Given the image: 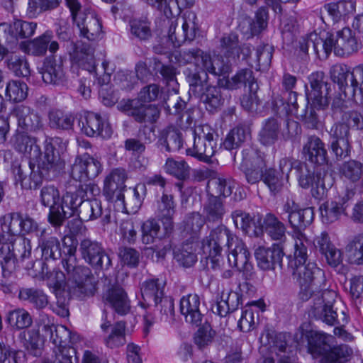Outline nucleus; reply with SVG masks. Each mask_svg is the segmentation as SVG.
<instances>
[{"label":"nucleus","mask_w":363,"mask_h":363,"mask_svg":"<svg viewBox=\"0 0 363 363\" xmlns=\"http://www.w3.org/2000/svg\"><path fill=\"white\" fill-rule=\"evenodd\" d=\"M37 237L38 247L45 261L57 260L62 257V264L66 274L62 272L56 273L58 279L56 286L60 287L67 278L74 291L84 296H93L96 289L95 277L89 267L77 265V242L72 238H64L62 256L60 240L52 235L50 227L41 230Z\"/></svg>","instance_id":"1"},{"label":"nucleus","mask_w":363,"mask_h":363,"mask_svg":"<svg viewBox=\"0 0 363 363\" xmlns=\"http://www.w3.org/2000/svg\"><path fill=\"white\" fill-rule=\"evenodd\" d=\"M308 240L302 233L294 238V252L288 257L289 267L299 285L298 297L307 301L311 297L313 289L323 285L326 281L325 272L318 267L316 263L308 262Z\"/></svg>","instance_id":"2"},{"label":"nucleus","mask_w":363,"mask_h":363,"mask_svg":"<svg viewBox=\"0 0 363 363\" xmlns=\"http://www.w3.org/2000/svg\"><path fill=\"white\" fill-rule=\"evenodd\" d=\"M152 9L163 13L167 17L169 26L167 37L174 48H179L186 42L193 41L199 31V26L196 13L187 11L182 16V28L177 32V23L174 18L179 15L181 9L178 0H144Z\"/></svg>","instance_id":"3"},{"label":"nucleus","mask_w":363,"mask_h":363,"mask_svg":"<svg viewBox=\"0 0 363 363\" xmlns=\"http://www.w3.org/2000/svg\"><path fill=\"white\" fill-rule=\"evenodd\" d=\"M305 337L308 352L316 363H347L353 355L350 345L334 343L333 336L323 331L311 330Z\"/></svg>","instance_id":"4"},{"label":"nucleus","mask_w":363,"mask_h":363,"mask_svg":"<svg viewBox=\"0 0 363 363\" xmlns=\"http://www.w3.org/2000/svg\"><path fill=\"white\" fill-rule=\"evenodd\" d=\"M324 79L325 74L322 71L314 72L308 77L310 89L306 88V96L311 107L301 116L304 125L310 129H318L322 125L321 118L315 109L324 110L330 103V84Z\"/></svg>","instance_id":"5"},{"label":"nucleus","mask_w":363,"mask_h":363,"mask_svg":"<svg viewBox=\"0 0 363 363\" xmlns=\"http://www.w3.org/2000/svg\"><path fill=\"white\" fill-rule=\"evenodd\" d=\"M326 283L313 289L311 297L313 299V314L316 319L320 320L328 325H345L349 320V316L345 311L337 313V308L334 309V303L337 294L333 290L325 289Z\"/></svg>","instance_id":"6"},{"label":"nucleus","mask_w":363,"mask_h":363,"mask_svg":"<svg viewBox=\"0 0 363 363\" xmlns=\"http://www.w3.org/2000/svg\"><path fill=\"white\" fill-rule=\"evenodd\" d=\"M71 193V187L66 189L62 196L59 189L52 184L44 186L40 191V202L49 208L48 221L55 228L60 227L69 218L73 216L72 202L65 200L66 194Z\"/></svg>","instance_id":"7"},{"label":"nucleus","mask_w":363,"mask_h":363,"mask_svg":"<svg viewBox=\"0 0 363 363\" xmlns=\"http://www.w3.org/2000/svg\"><path fill=\"white\" fill-rule=\"evenodd\" d=\"M194 143L192 147L187 148L186 155L198 160L211 163L212 157L218 150V135L208 125L196 126L192 130Z\"/></svg>","instance_id":"8"},{"label":"nucleus","mask_w":363,"mask_h":363,"mask_svg":"<svg viewBox=\"0 0 363 363\" xmlns=\"http://www.w3.org/2000/svg\"><path fill=\"white\" fill-rule=\"evenodd\" d=\"M177 62L180 65L194 63L198 69L196 73L205 72L213 75H223L230 71V65L225 64L219 59H212L210 54L199 48L180 51L175 55Z\"/></svg>","instance_id":"9"},{"label":"nucleus","mask_w":363,"mask_h":363,"mask_svg":"<svg viewBox=\"0 0 363 363\" xmlns=\"http://www.w3.org/2000/svg\"><path fill=\"white\" fill-rule=\"evenodd\" d=\"M208 74L205 72L194 73L191 77L190 90L208 112L214 113L221 108L225 99L220 87L208 84Z\"/></svg>","instance_id":"10"},{"label":"nucleus","mask_w":363,"mask_h":363,"mask_svg":"<svg viewBox=\"0 0 363 363\" xmlns=\"http://www.w3.org/2000/svg\"><path fill=\"white\" fill-rule=\"evenodd\" d=\"M233 233L225 226L213 229L201 242V249L205 257L210 261L213 270L220 269L223 259L222 251L230 242Z\"/></svg>","instance_id":"11"},{"label":"nucleus","mask_w":363,"mask_h":363,"mask_svg":"<svg viewBox=\"0 0 363 363\" xmlns=\"http://www.w3.org/2000/svg\"><path fill=\"white\" fill-rule=\"evenodd\" d=\"M65 3L70 11L74 23L79 30V35L89 41L99 38L102 32L100 19L93 13L82 12V6L78 0H65Z\"/></svg>","instance_id":"12"},{"label":"nucleus","mask_w":363,"mask_h":363,"mask_svg":"<svg viewBox=\"0 0 363 363\" xmlns=\"http://www.w3.org/2000/svg\"><path fill=\"white\" fill-rule=\"evenodd\" d=\"M67 143L60 137L47 138L45 141L44 155L35 161L45 174L59 173L65 166L60 154L66 149Z\"/></svg>","instance_id":"13"},{"label":"nucleus","mask_w":363,"mask_h":363,"mask_svg":"<svg viewBox=\"0 0 363 363\" xmlns=\"http://www.w3.org/2000/svg\"><path fill=\"white\" fill-rule=\"evenodd\" d=\"M240 171L244 174L247 182L256 184L263 181L266 163L263 154L258 150L247 147L242 150Z\"/></svg>","instance_id":"14"},{"label":"nucleus","mask_w":363,"mask_h":363,"mask_svg":"<svg viewBox=\"0 0 363 363\" xmlns=\"http://www.w3.org/2000/svg\"><path fill=\"white\" fill-rule=\"evenodd\" d=\"M30 240L23 236L18 235L9 242L3 243L0 247V263L12 262L18 267L19 262H23L31 255Z\"/></svg>","instance_id":"15"},{"label":"nucleus","mask_w":363,"mask_h":363,"mask_svg":"<svg viewBox=\"0 0 363 363\" xmlns=\"http://www.w3.org/2000/svg\"><path fill=\"white\" fill-rule=\"evenodd\" d=\"M82 257L86 263L96 269H108L112 262L110 256L106 252L102 244L89 238L82 240L79 245Z\"/></svg>","instance_id":"16"},{"label":"nucleus","mask_w":363,"mask_h":363,"mask_svg":"<svg viewBox=\"0 0 363 363\" xmlns=\"http://www.w3.org/2000/svg\"><path fill=\"white\" fill-rule=\"evenodd\" d=\"M102 169V164L98 159L89 153H84L76 157L71 176L76 181L85 182L97 177Z\"/></svg>","instance_id":"17"},{"label":"nucleus","mask_w":363,"mask_h":363,"mask_svg":"<svg viewBox=\"0 0 363 363\" xmlns=\"http://www.w3.org/2000/svg\"><path fill=\"white\" fill-rule=\"evenodd\" d=\"M79 125L83 134L88 137L110 138L113 130L105 116L94 112H87L79 121Z\"/></svg>","instance_id":"18"},{"label":"nucleus","mask_w":363,"mask_h":363,"mask_svg":"<svg viewBox=\"0 0 363 363\" xmlns=\"http://www.w3.org/2000/svg\"><path fill=\"white\" fill-rule=\"evenodd\" d=\"M37 23L16 20L12 23H0V37L15 48L20 38H28L35 34Z\"/></svg>","instance_id":"19"},{"label":"nucleus","mask_w":363,"mask_h":363,"mask_svg":"<svg viewBox=\"0 0 363 363\" xmlns=\"http://www.w3.org/2000/svg\"><path fill=\"white\" fill-rule=\"evenodd\" d=\"M20 49L24 53L34 57H43L49 50L55 54L59 50V43L53 40V33L47 30L42 35L19 44Z\"/></svg>","instance_id":"20"},{"label":"nucleus","mask_w":363,"mask_h":363,"mask_svg":"<svg viewBox=\"0 0 363 363\" xmlns=\"http://www.w3.org/2000/svg\"><path fill=\"white\" fill-rule=\"evenodd\" d=\"M356 11V1L354 0H340L325 4L321 10V21L325 24H335L345 21Z\"/></svg>","instance_id":"21"},{"label":"nucleus","mask_w":363,"mask_h":363,"mask_svg":"<svg viewBox=\"0 0 363 363\" xmlns=\"http://www.w3.org/2000/svg\"><path fill=\"white\" fill-rule=\"evenodd\" d=\"M69 46V54L72 64L96 77L94 50L90 44L77 40L72 41Z\"/></svg>","instance_id":"22"},{"label":"nucleus","mask_w":363,"mask_h":363,"mask_svg":"<svg viewBox=\"0 0 363 363\" xmlns=\"http://www.w3.org/2000/svg\"><path fill=\"white\" fill-rule=\"evenodd\" d=\"M11 114L16 118L18 131L26 133L37 132L43 128L41 116L30 106L24 104L15 105Z\"/></svg>","instance_id":"23"},{"label":"nucleus","mask_w":363,"mask_h":363,"mask_svg":"<svg viewBox=\"0 0 363 363\" xmlns=\"http://www.w3.org/2000/svg\"><path fill=\"white\" fill-rule=\"evenodd\" d=\"M120 109L138 123H152L157 121L160 111L155 105H144L137 100H128L118 104Z\"/></svg>","instance_id":"24"},{"label":"nucleus","mask_w":363,"mask_h":363,"mask_svg":"<svg viewBox=\"0 0 363 363\" xmlns=\"http://www.w3.org/2000/svg\"><path fill=\"white\" fill-rule=\"evenodd\" d=\"M292 169V162L287 157L279 160V170L274 168L265 169L263 182L269 188L272 195L275 196L281 191L284 180H288Z\"/></svg>","instance_id":"25"},{"label":"nucleus","mask_w":363,"mask_h":363,"mask_svg":"<svg viewBox=\"0 0 363 363\" xmlns=\"http://www.w3.org/2000/svg\"><path fill=\"white\" fill-rule=\"evenodd\" d=\"M282 211L287 214L289 223L294 230H304L314 218L313 208H301L298 203L290 199H286Z\"/></svg>","instance_id":"26"},{"label":"nucleus","mask_w":363,"mask_h":363,"mask_svg":"<svg viewBox=\"0 0 363 363\" xmlns=\"http://www.w3.org/2000/svg\"><path fill=\"white\" fill-rule=\"evenodd\" d=\"M286 226L274 214L267 213L259 223V227H255L253 235L259 237L266 235L271 240L277 241L284 245L286 240Z\"/></svg>","instance_id":"27"},{"label":"nucleus","mask_w":363,"mask_h":363,"mask_svg":"<svg viewBox=\"0 0 363 363\" xmlns=\"http://www.w3.org/2000/svg\"><path fill=\"white\" fill-rule=\"evenodd\" d=\"M125 171L123 169L116 168L113 169L104 179L103 194L108 201H124L123 192L126 188Z\"/></svg>","instance_id":"28"},{"label":"nucleus","mask_w":363,"mask_h":363,"mask_svg":"<svg viewBox=\"0 0 363 363\" xmlns=\"http://www.w3.org/2000/svg\"><path fill=\"white\" fill-rule=\"evenodd\" d=\"M257 266L262 270H273L277 267H281L284 256V245L274 243L269 247H259L255 252Z\"/></svg>","instance_id":"29"},{"label":"nucleus","mask_w":363,"mask_h":363,"mask_svg":"<svg viewBox=\"0 0 363 363\" xmlns=\"http://www.w3.org/2000/svg\"><path fill=\"white\" fill-rule=\"evenodd\" d=\"M162 227L155 218L145 220L141 226L142 242L148 245L169 238L174 229V224L169 221L160 220Z\"/></svg>","instance_id":"30"},{"label":"nucleus","mask_w":363,"mask_h":363,"mask_svg":"<svg viewBox=\"0 0 363 363\" xmlns=\"http://www.w3.org/2000/svg\"><path fill=\"white\" fill-rule=\"evenodd\" d=\"M35 162L29 160V167L30 173L29 176L24 172L21 164H13L11 167L12 173L14 177L16 184H20L22 189H37L43 182L45 174L41 168L37 167L35 169Z\"/></svg>","instance_id":"31"},{"label":"nucleus","mask_w":363,"mask_h":363,"mask_svg":"<svg viewBox=\"0 0 363 363\" xmlns=\"http://www.w3.org/2000/svg\"><path fill=\"white\" fill-rule=\"evenodd\" d=\"M313 245L326 259L327 263L332 267H337L343 261V254L331 242L328 233L325 231L316 235L313 240Z\"/></svg>","instance_id":"32"},{"label":"nucleus","mask_w":363,"mask_h":363,"mask_svg":"<svg viewBox=\"0 0 363 363\" xmlns=\"http://www.w3.org/2000/svg\"><path fill=\"white\" fill-rule=\"evenodd\" d=\"M333 44L334 53L338 57H345L357 52L359 48L356 33L347 27L338 30L333 34Z\"/></svg>","instance_id":"33"},{"label":"nucleus","mask_w":363,"mask_h":363,"mask_svg":"<svg viewBox=\"0 0 363 363\" xmlns=\"http://www.w3.org/2000/svg\"><path fill=\"white\" fill-rule=\"evenodd\" d=\"M11 143L15 150L23 154L29 160L35 162L41 157L40 146L36 144L35 138L28 135V133L16 130Z\"/></svg>","instance_id":"34"},{"label":"nucleus","mask_w":363,"mask_h":363,"mask_svg":"<svg viewBox=\"0 0 363 363\" xmlns=\"http://www.w3.org/2000/svg\"><path fill=\"white\" fill-rule=\"evenodd\" d=\"M166 282L156 277L145 279L141 284L140 291L143 301L140 305L146 308L152 304H157L164 295Z\"/></svg>","instance_id":"35"},{"label":"nucleus","mask_w":363,"mask_h":363,"mask_svg":"<svg viewBox=\"0 0 363 363\" xmlns=\"http://www.w3.org/2000/svg\"><path fill=\"white\" fill-rule=\"evenodd\" d=\"M228 262L230 267L242 271L248 268L247 264L250 254L245 243L235 234L230 238V242L227 248Z\"/></svg>","instance_id":"36"},{"label":"nucleus","mask_w":363,"mask_h":363,"mask_svg":"<svg viewBox=\"0 0 363 363\" xmlns=\"http://www.w3.org/2000/svg\"><path fill=\"white\" fill-rule=\"evenodd\" d=\"M39 72L43 82L48 84H62L66 79L62 60H57L53 55L44 59Z\"/></svg>","instance_id":"37"},{"label":"nucleus","mask_w":363,"mask_h":363,"mask_svg":"<svg viewBox=\"0 0 363 363\" xmlns=\"http://www.w3.org/2000/svg\"><path fill=\"white\" fill-rule=\"evenodd\" d=\"M72 206L73 216H78L82 221L94 220L102 215L101 201L97 199L77 200Z\"/></svg>","instance_id":"38"},{"label":"nucleus","mask_w":363,"mask_h":363,"mask_svg":"<svg viewBox=\"0 0 363 363\" xmlns=\"http://www.w3.org/2000/svg\"><path fill=\"white\" fill-rule=\"evenodd\" d=\"M302 153L306 160L313 164H324L327 162V151L324 143L316 135H309L303 146Z\"/></svg>","instance_id":"39"},{"label":"nucleus","mask_w":363,"mask_h":363,"mask_svg":"<svg viewBox=\"0 0 363 363\" xmlns=\"http://www.w3.org/2000/svg\"><path fill=\"white\" fill-rule=\"evenodd\" d=\"M156 145L162 152L179 151L183 146L182 133L177 128L168 126L160 132Z\"/></svg>","instance_id":"40"},{"label":"nucleus","mask_w":363,"mask_h":363,"mask_svg":"<svg viewBox=\"0 0 363 363\" xmlns=\"http://www.w3.org/2000/svg\"><path fill=\"white\" fill-rule=\"evenodd\" d=\"M200 298L196 294H189L180 300V312L185 316L186 321L199 326L202 320L203 315L200 311Z\"/></svg>","instance_id":"41"},{"label":"nucleus","mask_w":363,"mask_h":363,"mask_svg":"<svg viewBox=\"0 0 363 363\" xmlns=\"http://www.w3.org/2000/svg\"><path fill=\"white\" fill-rule=\"evenodd\" d=\"M105 303L109 305L120 315H125L130 310V301L124 289L113 286L104 296Z\"/></svg>","instance_id":"42"},{"label":"nucleus","mask_w":363,"mask_h":363,"mask_svg":"<svg viewBox=\"0 0 363 363\" xmlns=\"http://www.w3.org/2000/svg\"><path fill=\"white\" fill-rule=\"evenodd\" d=\"M48 125L51 129L70 131L73 130L75 116L71 112L52 108L48 113Z\"/></svg>","instance_id":"43"},{"label":"nucleus","mask_w":363,"mask_h":363,"mask_svg":"<svg viewBox=\"0 0 363 363\" xmlns=\"http://www.w3.org/2000/svg\"><path fill=\"white\" fill-rule=\"evenodd\" d=\"M45 328H50V340L55 345V349H60L73 345L78 340V335L72 333V332L64 325H45Z\"/></svg>","instance_id":"44"},{"label":"nucleus","mask_w":363,"mask_h":363,"mask_svg":"<svg viewBox=\"0 0 363 363\" xmlns=\"http://www.w3.org/2000/svg\"><path fill=\"white\" fill-rule=\"evenodd\" d=\"M220 45L224 52L226 61L222 57H215L219 59L225 64L230 65V71H232V65L235 63L240 57V48L239 46L238 37L236 34L230 33L224 35L220 40Z\"/></svg>","instance_id":"45"},{"label":"nucleus","mask_w":363,"mask_h":363,"mask_svg":"<svg viewBox=\"0 0 363 363\" xmlns=\"http://www.w3.org/2000/svg\"><path fill=\"white\" fill-rule=\"evenodd\" d=\"M6 323L13 330H23L30 328L33 318L30 313L23 308L9 311L6 315Z\"/></svg>","instance_id":"46"},{"label":"nucleus","mask_w":363,"mask_h":363,"mask_svg":"<svg viewBox=\"0 0 363 363\" xmlns=\"http://www.w3.org/2000/svg\"><path fill=\"white\" fill-rule=\"evenodd\" d=\"M2 269V277L0 279V290L4 294H16L19 291L18 278L16 274L17 267L13 262L0 263Z\"/></svg>","instance_id":"47"},{"label":"nucleus","mask_w":363,"mask_h":363,"mask_svg":"<svg viewBox=\"0 0 363 363\" xmlns=\"http://www.w3.org/2000/svg\"><path fill=\"white\" fill-rule=\"evenodd\" d=\"M18 339L23 347L33 356L41 354L42 337L39 329L27 328L21 331L18 335Z\"/></svg>","instance_id":"48"},{"label":"nucleus","mask_w":363,"mask_h":363,"mask_svg":"<svg viewBox=\"0 0 363 363\" xmlns=\"http://www.w3.org/2000/svg\"><path fill=\"white\" fill-rule=\"evenodd\" d=\"M176 204L174 196L171 194L164 193L157 200L155 216L159 220L169 221L173 223V216L175 213Z\"/></svg>","instance_id":"49"},{"label":"nucleus","mask_w":363,"mask_h":363,"mask_svg":"<svg viewBox=\"0 0 363 363\" xmlns=\"http://www.w3.org/2000/svg\"><path fill=\"white\" fill-rule=\"evenodd\" d=\"M248 133V130L245 126L238 125L230 130L221 144V147L225 150L230 151L233 161H235V152L234 153L233 150L240 146L246 140Z\"/></svg>","instance_id":"50"},{"label":"nucleus","mask_w":363,"mask_h":363,"mask_svg":"<svg viewBox=\"0 0 363 363\" xmlns=\"http://www.w3.org/2000/svg\"><path fill=\"white\" fill-rule=\"evenodd\" d=\"M235 186V181L231 177H219L211 180L207 186L208 195L211 196L227 197L231 195Z\"/></svg>","instance_id":"51"},{"label":"nucleus","mask_w":363,"mask_h":363,"mask_svg":"<svg viewBox=\"0 0 363 363\" xmlns=\"http://www.w3.org/2000/svg\"><path fill=\"white\" fill-rule=\"evenodd\" d=\"M203 213L208 222H220L225 213V209L220 198L208 195V200L203 206Z\"/></svg>","instance_id":"52"},{"label":"nucleus","mask_w":363,"mask_h":363,"mask_svg":"<svg viewBox=\"0 0 363 363\" xmlns=\"http://www.w3.org/2000/svg\"><path fill=\"white\" fill-rule=\"evenodd\" d=\"M298 184L303 189H309L320 183L321 174L315 167H308L306 164H300L297 168Z\"/></svg>","instance_id":"53"},{"label":"nucleus","mask_w":363,"mask_h":363,"mask_svg":"<svg viewBox=\"0 0 363 363\" xmlns=\"http://www.w3.org/2000/svg\"><path fill=\"white\" fill-rule=\"evenodd\" d=\"M280 123L277 119L269 118L264 121L259 133V140L264 145L274 144L278 139Z\"/></svg>","instance_id":"54"},{"label":"nucleus","mask_w":363,"mask_h":363,"mask_svg":"<svg viewBox=\"0 0 363 363\" xmlns=\"http://www.w3.org/2000/svg\"><path fill=\"white\" fill-rule=\"evenodd\" d=\"M333 40V33L323 32L318 34L316 33V38L312 45L315 54L319 58H327L332 51H334Z\"/></svg>","instance_id":"55"},{"label":"nucleus","mask_w":363,"mask_h":363,"mask_svg":"<svg viewBox=\"0 0 363 363\" xmlns=\"http://www.w3.org/2000/svg\"><path fill=\"white\" fill-rule=\"evenodd\" d=\"M18 297L21 300L28 301L38 309L44 308L48 304L47 295L42 290L38 289H20Z\"/></svg>","instance_id":"56"},{"label":"nucleus","mask_w":363,"mask_h":363,"mask_svg":"<svg viewBox=\"0 0 363 363\" xmlns=\"http://www.w3.org/2000/svg\"><path fill=\"white\" fill-rule=\"evenodd\" d=\"M352 72L350 68L344 64H335L330 69L331 80L337 84L341 92L345 94V89L348 87L347 78L350 76V86L352 87ZM346 96V94H345Z\"/></svg>","instance_id":"57"},{"label":"nucleus","mask_w":363,"mask_h":363,"mask_svg":"<svg viewBox=\"0 0 363 363\" xmlns=\"http://www.w3.org/2000/svg\"><path fill=\"white\" fill-rule=\"evenodd\" d=\"M174 258L184 267H190L197 261L195 249L190 242H185L173 249Z\"/></svg>","instance_id":"58"},{"label":"nucleus","mask_w":363,"mask_h":363,"mask_svg":"<svg viewBox=\"0 0 363 363\" xmlns=\"http://www.w3.org/2000/svg\"><path fill=\"white\" fill-rule=\"evenodd\" d=\"M240 305V296L235 292L230 293L227 299L217 301L211 307L212 311L220 317H225L228 313L238 309Z\"/></svg>","instance_id":"59"},{"label":"nucleus","mask_w":363,"mask_h":363,"mask_svg":"<svg viewBox=\"0 0 363 363\" xmlns=\"http://www.w3.org/2000/svg\"><path fill=\"white\" fill-rule=\"evenodd\" d=\"M62 0H28L26 16L29 18H37L43 12L56 9Z\"/></svg>","instance_id":"60"},{"label":"nucleus","mask_w":363,"mask_h":363,"mask_svg":"<svg viewBox=\"0 0 363 363\" xmlns=\"http://www.w3.org/2000/svg\"><path fill=\"white\" fill-rule=\"evenodd\" d=\"M164 172L179 180H184L189 177V166L184 160H176L167 158L163 166Z\"/></svg>","instance_id":"61"},{"label":"nucleus","mask_w":363,"mask_h":363,"mask_svg":"<svg viewBox=\"0 0 363 363\" xmlns=\"http://www.w3.org/2000/svg\"><path fill=\"white\" fill-rule=\"evenodd\" d=\"M230 71L225 77L223 75H218L223 77L225 79V85L228 89H237L242 86H245L247 83L252 84L255 78L252 75V71L250 69H242L237 72V73L231 78L228 77Z\"/></svg>","instance_id":"62"},{"label":"nucleus","mask_w":363,"mask_h":363,"mask_svg":"<svg viewBox=\"0 0 363 363\" xmlns=\"http://www.w3.org/2000/svg\"><path fill=\"white\" fill-rule=\"evenodd\" d=\"M345 250L351 264H363V235H356L347 245Z\"/></svg>","instance_id":"63"},{"label":"nucleus","mask_w":363,"mask_h":363,"mask_svg":"<svg viewBox=\"0 0 363 363\" xmlns=\"http://www.w3.org/2000/svg\"><path fill=\"white\" fill-rule=\"evenodd\" d=\"M320 212L323 223L330 224L337 220L345 209L337 201H333L321 205Z\"/></svg>","instance_id":"64"}]
</instances>
